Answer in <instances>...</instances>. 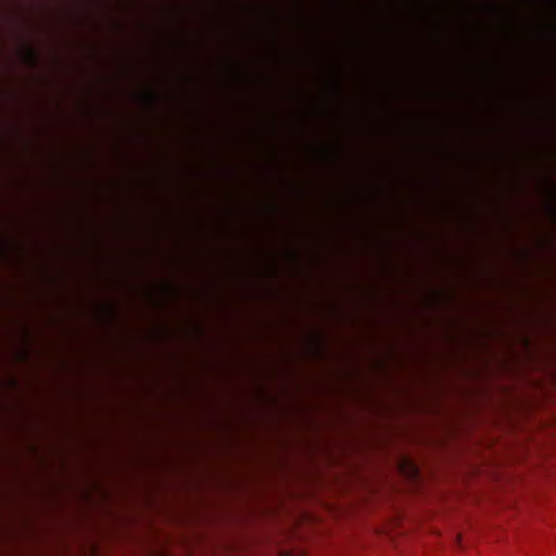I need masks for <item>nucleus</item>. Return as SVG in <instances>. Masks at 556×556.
<instances>
[{"label":"nucleus","instance_id":"nucleus-1","mask_svg":"<svg viewBox=\"0 0 556 556\" xmlns=\"http://www.w3.org/2000/svg\"><path fill=\"white\" fill-rule=\"evenodd\" d=\"M26 58L30 63H35L37 61V54L33 48L26 49Z\"/></svg>","mask_w":556,"mask_h":556},{"label":"nucleus","instance_id":"nucleus-2","mask_svg":"<svg viewBox=\"0 0 556 556\" xmlns=\"http://www.w3.org/2000/svg\"><path fill=\"white\" fill-rule=\"evenodd\" d=\"M146 98H147L148 102H150V103H151V102H153V101H154V98H155V97H154V93L149 92V93L146 96Z\"/></svg>","mask_w":556,"mask_h":556}]
</instances>
